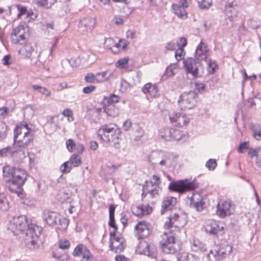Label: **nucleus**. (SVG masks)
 Returning a JSON list of instances; mask_svg holds the SVG:
<instances>
[{"label":"nucleus","mask_w":261,"mask_h":261,"mask_svg":"<svg viewBox=\"0 0 261 261\" xmlns=\"http://www.w3.org/2000/svg\"><path fill=\"white\" fill-rule=\"evenodd\" d=\"M136 251L138 254L147 255L152 258L156 257V249L145 241H142L139 243Z\"/></svg>","instance_id":"nucleus-14"},{"label":"nucleus","mask_w":261,"mask_h":261,"mask_svg":"<svg viewBox=\"0 0 261 261\" xmlns=\"http://www.w3.org/2000/svg\"><path fill=\"white\" fill-rule=\"evenodd\" d=\"M226 254V252L224 248L216 247L210 251L207 257L211 261H219L222 259Z\"/></svg>","instance_id":"nucleus-23"},{"label":"nucleus","mask_w":261,"mask_h":261,"mask_svg":"<svg viewBox=\"0 0 261 261\" xmlns=\"http://www.w3.org/2000/svg\"><path fill=\"white\" fill-rule=\"evenodd\" d=\"M249 148V142L245 141L240 143L238 150L240 153H242L244 152L245 149L248 150Z\"/></svg>","instance_id":"nucleus-55"},{"label":"nucleus","mask_w":261,"mask_h":261,"mask_svg":"<svg viewBox=\"0 0 261 261\" xmlns=\"http://www.w3.org/2000/svg\"><path fill=\"white\" fill-rule=\"evenodd\" d=\"M207 62L208 65L207 70L208 72L211 74L214 73L215 69L217 67L216 62L211 59L208 60Z\"/></svg>","instance_id":"nucleus-52"},{"label":"nucleus","mask_w":261,"mask_h":261,"mask_svg":"<svg viewBox=\"0 0 261 261\" xmlns=\"http://www.w3.org/2000/svg\"><path fill=\"white\" fill-rule=\"evenodd\" d=\"M23 45V46L18 50V54L23 58H30L34 49L32 45L27 42Z\"/></svg>","instance_id":"nucleus-29"},{"label":"nucleus","mask_w":261,"mask_h":261,"mask_svg":"<svg viewBox=\"0 0 261 261\" xmlns=\"http://www.w3.org/2000/svg\"><path fill=\"white\" fill-rule=\"evenodd\" d=\"M189 199L190 201V205L191 207H194L198 211H201L203 210L204 202L200 194L194 193L189 197Z\"/></svg>","instance_id":"nucleus-20"},{"label":"nucleus","mask_w":261,"mask_h":261,"mask_svg":"<svg viewBox=\"0 0 261 261\" xmlns=\"http://www.w3.org/2000/svg\"><path fill=\"white\" fill-rule=\"evenodd\" d=\"M42 218L48 225L54 226L57 224L58 220L60 219V215L55 212L45 210L42 212Z\"/></svg>","instance_id":"nucleus-17"},{"label":"nucleus","mask_w":261,"mask_h":261,"mask_svg":"<svg viewBox=\"0 0 261 261\" xmlns=\"http://www.w3.org/2000/svg\"><path fill=\"white\" fill-rule=\"evenodd\" d=\"M126 46V41L124 39H120L118 43L116 44V47L121 49H124Z\"/></svg>","instance_id":"nucleus-64"},{"label":"nucleus","mask_w":261,"mask_h":261,"mask_svg":"<svg viewBox=\"0 0 261 261\" xmlns=\"http://www.w3.org/2000/svg\"><path fill=\"white\" fill-rule=\"evenodd\" d=\"M96 89L95 86L90 85L89 86L85 87L83 88V91L85 94H90Z\"/></svg>","instance_id":"nucleus-61"},{"label":"nucleus","mask_w":261,"mask_h":261,"mask_svg":"<svg viewBox=\"0 0 261 261\" xmlns=\"http://www.w3.org/2000/svg\"><path fill=\"white\" fill-rule=\"evenodd\" d=\"M128 62V58L125 57L124 58L119 59L116 63V66L118 68H120L121 69L125 67V65H126Z\"/></svg>","instance_id":"nucleus-53"},{"label":"nucleus","mask_w":261,"mask_h":261,"mask_svg":"<svg viewBox=\"0 0 261 261\" xmlns=\"http://www.w3.org/2000/svg\"><path fill=\"white\" fill-rule=\"evenodd\" d=\"M124 248V246L123 244V242L122 240L120 239L119 245H118V247H116L115 249L114 250V251L115 253H120L122 252Z\"/></svg>","instance_id":"nucleus-62"},{"label":"nucleus","mask_w":261,"mask_h":261,"mask_svg":"<svg viewBox=\"0 0 261 261\" xmlns=\"http://www.w3.org/2000/svg\"><path fill=\"white\" fill-rule=\"evenodd\" d=\"M72 165L69 161L64 163L60 167L61 172L63 173L69 172L71 169Z\"/></svg>","instance_id":"nucleus-48"},{"label":"nucleus","mask_w":261,"mask_h":261,"mask_svg":"<svg viewBox=\"0 0 261 261\" xmlns=\"http://www.w3.org/2000/svg\"><path fill=\"white\" fill-rule=\"evenodd\" d=\"M198 6L200 9H208L213 5L212 0H199L198 1Z\"/></svg>","instance_id":"nucleus-43"},{"label":"nucleus","mask_w":261,"mask_h":261,"mask_svg":"<svg viewBox=\"0 0 261 261\" xmlns=\"http://www.w3.org/2000/svg\"><path fill=\"white\" fill-rule=\"evenodd\" d=\"M168 189L170 191L182 194L194 190L195 187L192 182H189L188 180H180L170 182Z\"/></svg>","instance_id":"nucleus-7"},{"label":"nucleus","mask_w":261,"mask_h":261,"mask_svg":"<svg viewBox=\"0 0 261 261\" xmlns=\"http://www.w3.org/2000/svg\"><path fill=\"white\" fill-rule=\"evenodd\" d=\"M196 97L197 94L194 91L184 92L178 100L179 107L182 110L192 109L196 106Z\"/></svg>","instance_id":"nucleus-5"},{"label":"nucleus","mask_w":261,"mask_h":261,"mask_svg":"<svg viewBox=\"0 0 261 261\" xmlns=\"http://www.w3.org/2000/svg\"><path fill=\"white\" fill-rule=\"evenodd\" d=\"M58 228L61 229H66L68 225V221L67 219L60 215V219H58L57 224Z\"/></svg>","instance_id":"nucleus-45"},{"label":"nucleus","mask_w":261,"mask_h":261,"mask_svg":"<svg viewBox=\"0 0 261 261\" xmlns=\"http://www.w3.org/2000/svg\"><path fill=\"white\" fill-rule=\"evenodd\" d=\"M132 213L136 216L142 217L148 215L152 212V208L148 204L133 205L131 207Z\"/></svg>","instance_id":"nucleus-19"},{"label":"nucleus","mask_w":261,"mask_h":261,"mask_svg":"<svg viewBox=\"0 0 261 261\" xmlns=\"http://www.w3.org/2000/svg\"><path fill=\"white\" fill-rule=\"evenodd\" d=\"M23 148H19L18 149L11 151L12 156L17 161L21 162L25 158V151Z\"/></svg>","instance_id":"nucleus-34"},{"label":"nucleus","mask_w":261,"mask_h":261,"mask_svg":"<svg viewBox=\"0 0 261 261\" xmlns=\"http://www.w3.org/2000/svg\"><path fill=\"white\" fill-rule=\"evenodd\" d=\"M16 8L18 11L17 18H20L21 16H24L25 18H29L33 14L32 12H30L28 10L27 7L21 5H17Z\"/></svg>","instance_id":"nucleus-32"},{"label":"nucleus","mask_w":261,"mask_h":261,"mask_svg":"<svg viewBox=\"0 0 261 261\" xmlns=\"http://www.w3.org/2000/svg\"><path fill=\"white\" fill-rule=\"evenodd\" d=\"M32 223L29 224L25 216H20L14 217L10 221V229L14 232H21L23 230L27 231L28 226Z\"/></svg>","instance_id":"nucleus-8"},{"label":"nucleus","mask_w":261,"mask_h":261,"mask_svg":"<svg viewBox=\"0 0 261 261\" xmlns=\"http://www.w3.org/2000/svg\"><path fill=\"white\" fill-rule=\"evenodd\" d=\"M217 165V162L216 160L214 159H210L208 160L205 166L210 170H214Z\"/></svg>","instance_id":"nucleus-54"},{"label":"nucleus","mask_w":261,"mask_h":261,"mask_svg":"<svg viewBox=\"0 0 261 261\" xmlns=\"http://www.w3.org/2000/svg\"><path fill=\"white\" fill-rule=\"evenodd\" d=\"M33 135L27 124L17 126L14 129V148H25L33 141Z\"/></svg>","instance_id":"nucleus-2"},{"label":"nucleus","mask_w":261,"mask_h":261,"mask_svg":"<svg viewBox=\"0 0 261 261\" xmlns=\"http://www.w3.org/2000/svg\"><path fill=\"white\" fill-rule=\"evenodd\" d=\"M207 47L206 45L201 41L197 47L195 57L197 61L201 62L202 60H206L207 57Z\"/></svg>","instance_id":"nucleus-24"},{"label":"nucleus","mask_w":261,"mask_h":261,"mask_svg":"<svg viewBox=\"0 0 261 261\" xmlns=\"http://www.w3.org/2000/svg\"><path fill=\"white\" fill-rule=\"evenodd\" d=\"M22 185H18L17 183L13 182V180L10 179L7 183V187H8L9 190L13 193L16 194L19 196V195L21 193V186Z\"/></svg>","instance_id":"nucleus-30"},{"label":"nucleus","mask_w":261,"mask_h":261,"mask_svg":"<svg viewBox=\"0 0 261 261\" xmlns=\"http://www.w3.org/2000/svg\"><path fill=\"white\" fill-rule=\"evenodd\" d=\"M177 258L178 261H193L194 260V256L187 252L179 253Z\"/></svg>","instance_id":"nucleus-42"},{"label":"nucleus","mask_w":261,"mask_h":261,"mask_svg":"<svg viewBox=\"0 0 261 261\" xmlns=\"http://www.w3.org/2000/svg\"><path fill=\"white\" fill-rule=\"evenodd\" d=\"M148 161L155 167H169L172 164V158L169 152L153 151L149 155Z\"/></svg>","instance_id":"nucleus-4"},{"label":"nucleus","mask_w":261,"mask_h":261,"mask_svg":"<svg viewBox=\"0 0 261 261\" xmlns=\"http://www.w3.org/2000/svg\"><path fill=\"white\" fill-rule=\"evenodd\" d=\"M9 208V202L6 196L3 194H0V210L3 211Z\"/></svg>","instance_id":"nucleus-38"},{"label":"nucleus","mask_w":261,"mask_h":261,"mask_svg":"<svg viewBox=\"0 0 261 261\" xmlns=\"http://www.w3.org/2000/svg\"><path fill=\"white\" fill-rule=\"evenodd\" d=\"M34 114V110L31 106H28L24 109V116L28 119L32 118Z\"/></svg>","instance_id":"nucleus-49"},{"label":"nucleus","mask_w":261,"mask_h":261,"mask_svg":"<svg viewBox=\"0 0 261 261\" xmlns=\"http://www.w3.org/2000/svg\"><path fill=\"white\" fill-rule=\"evenodd\" d=\"M28 34L23 25H19L14 29L11 34V40L14 44L23 45L27 42Z\"/></svg>","instance_id":"nucleus-10"},{"label":"nucleus","mask_w":261,"mask_h":261,"mask_svg":"<svg viewBox=\"0 0 261 261\" xmlns=\"http://www.w3.org/2000/svg\"><path fill=\"white\" fill-rule=\"evenodd\" d=\"M121 135V133H118L117 135H115V136H114L113 138H112L111 143H114V145L115 146V147L118 148L119 145V137Z\"/></svg>","instance_id":"nucleus-60"},{"label":"nucleus","mask_w":261,"mask_h":261,"mask_svg":"<svg viewBox=\"0 0 261 261\" xmlns=\"http://www.w3.org/2000/svg\"><path fill=\"white\" fill-rule=\"evenodd\" d=\"M66 144L67 149L70 152H72L73 149L74 148H75L76 146V144L73 141V140L71 139H69L67 140Z\"/></svg>","instance_id":"nucleus-56"},{"label":"nucleus","mask_w":261,"mask_h":261,"mask_svg":"<svg viewBox=\"0 0 261 261\" xmlns=\"http://www.w3.org/2000/svg\"><path fill=\"white\" fill-rule=\"evenodd\" d=\"M71 196V193L69 191H68L67 192L65 191H61L58 194L57 198L61 202H69Z\"/></svg>","instance_id":"nucleus-36"},{"label":"nucleus","mask_w":261,"mask_h":261,"mask_svg":"<svg viewBox=\"0 0 261 261\" xmlns=\"http://www.w3.org/2000/svg\"><path fill=\"white\" fill-rule=\"evenodd\" d=\"M184 55V49L180 48L176 51L175 53V57L177 61H180L183 59Z\"/></svg>","instance_id":"nucleus-58"},{"label":"nucleus","mask_w":261,"mask_h":261,"mask_svg":"<svg viewBox=\"0 0 261 261\" xmlns=\"http://www.w3.org/2000/svg\"><path fill=\"white\" fill-rule=\"evenodd\" d=\"M248 154L250 156L251 158L254 157L256 158L261 154V147H258L254 149L250 148L247 151Z\"/></svg>","instance_id":"nucleus-46"},{"label":"nucleus","mask_w":261,"mask_h":261,"mask_svg":"<svg viewBox=\"0 0 261 261\" xmlns=\"http://www.w3.org/2000/svg\"><path fill=\"white\" fill-rule=\"evenodd\" d=\"M4 176H11V180L18 185H23L27 179L26 172L20 168H14L10 169L4 167L3 169Z\"/></svg>","instance_id":"nucleus-6"},{"label":"nucleus","mask_w":261,"mask_h":261,"mask_svg":"<svg viewBox=\"0 0 261 261\" xmlns=\"http://www.w3.org/2000/svg\"><path fill=\"white\" fill-rule=\"evenodd\" d=\"M70 164L74 167H77L81 164V158L77 154H73L70 159Z\"/></svg>","instance_id":"nucleus-44"},{"label":"nucleus","mask_w":261,"mask_h":261,"mask_svg":"<svg viewBox=\"0 0 261 261\" xmlns=\"http://www.w3.org/2000/svg\"><path fill=\"white\" fill-rule=\"evenodd\" d=\"M95 23V19L88 17L83 18L79 24V28L81 32H86L91 30Z\"/></svg>","instance_id":"nucleus-25"},{"label":"nucleus","mask_w":261,"mask_h":261,"mask_svg":"<svg viewBox=\"0 0 261 261\" xmlns=\"http://www.w3.org/2000/svg\"><path fill=\"white\" fill-rule=\"evenodd\" d=\"M85 81L89 83H97L96 74L94 75L93 73L90 72L86 74L85 76Z\"/></svg>","instance_id":"nucleus-47"},{"label":"nucleus","mask_w":261,"mask_h":261,"mask_svg":"<svg viewBox=\"0 0 261 261\" xmlns=\"http://www.w3.org/2000/svg\"><path fill=\"white\" fill-rule=\"evenodd\" d=\"M225 12L226 15L230 21H232L233 18L237 15L236 8L230 6L229 4L226 6Z\"/></svg>","instance_id":"nucleus-35"},{"label":"nucleus","mask_w":261,"mask_h":261,"mask_svg":"<svg viewBox=\"0 0 261 261\" xmlns=\"http://www.w3.org/2000/svg\"><path fill=\"white\" fill-rule=\"evenodd\" d=\"M171 141L175 140L179 141L181 139L183 134L182 133L179 129H176L174 128H171Z\"/></svg>","instance_id":"nucleus-39"},{"label":"nucleus","mask_w":261,"mask_h":261,"mask_svg":"<svg viewBox=\"0 0 261 261\" xmlns=\"http://www.w3.org/2000/svg\"><path fill=\"white\" fill-rule=\"evenodd\" d=\"M42 228L35 224L28 226L25 232V245L31 250L38 249L39 247V240Z\"/></svg>","instance_id":"nucleus-3"},{"label":"nucleus","mask_w":261,"mask_h":261,"mask_svg":"<svg viewBox=\"0 0 261 261\" xmlns=\"http://www.w3.org/2000/svg\"><path fill=\"white\" fill-rule=\"evenodd\" d=\"M105 111L108 115L115 117L118 115L119 110L118 108H116L114 105H109L105 108Z\"/></svg>","instance_id":"nucleus-33"},{"label":"nucleus","mask_w":261,"mask_h":261,"mask_svg":"<svg viewBox=\"0 0 261 261\" xmlns=\"http://www.w3.org/2000/svg\"><path fill=\"white\" fill-rule=\"evenodd\" d=\"M70 244L67 240H61L59 244V246L61 249H66L70 247Z\"/></svg>","instance_id":"nucleus-57"},{"label":"nucleus","mask_w":261,"mask_h":261,"mask_svg":"<svg viewBox=\"0 0 261 261\" xmlns=\"http://www.w3.org/2000/svg\"><path fill=\"white\" fill-rule=\"evenodd\" d=\"M191 248L196 252H203L206 250L205 244L196 238H193L191 241Z\"/></svg>","instance_id":"nucleus-27"},{"label":"nucleus","mask_w":261,"mask_h":261,"mask_svg":"<svg viewBox=\"0 0 261 261\" xmlns=\"http://www.w3.org/2000/svg\"><path fill=\"white\" fill-rule=\"evenodd\" d=\"M162 189L159 186L153 185L152 181H146V185L143 187V194L146 192L150 195L151 197H154Z\"/></svg>","instance_id":"nucleus-26"},{"label":"nucleus","mask_w":261,"mask_h":261,"mask_svg":"<svg viewBox=\"0 0 261 261\" xmlns=\"http://www.w3.org/2000/svg\"><path fill=\"white\" fill-rule=\"evenodd\" d=\"M159 136L166 141H171V131L170 128L163 127L159 130Z\"/></svg>","instance_id":"nucleus-37"},{"label":"nucleus","mask_w":261,"mask_h":261,"mask_svg":"<svg viewBox=\"0 0 261 261\" xmlns=\"http://www.w3.org/2000/svg\"><path fill=\"white\" fill-rule=\"evenodd\" d=\"M223 228L218 222L213 220H207L204 226L206 232L213 235L221 234Z\"/></svg>","instance_id":"nucleus-18"},{"label":"nucleus","mask_w":261,"mask_h":261,"mask_svg":"<svg viewBox=\"0 0 261 261\" xmlns=\"http://www.w3.org/2000/svg\"><path fill=\"white\" fill-rule=\"evenodd\" d=\"M177 199L172 196L164 198L161 204V213L164 214L165 212L171 210L175 205Z\"/></svg>","instance_id":"nucleus-22"},{"label":"nucleus","mask_w":261,"mask_h":261,"mask_svg":"<svg viewBox=\"0 0 261 261\" xmlns=\"http://www.w3.org/2000/svg\"><path fill=\"white\" fill-rule=\"evenodd\" d=\"M184 67L187 73L192 74L193 77H197L199 75V68L201 66V62L195 59L188 58L183 61Z\"/></svg>","instance_id":"nucleus-11"},{"label":"nucleus","mask_w":261,"mask_h":261,"mask_svg":"<svg viewBox=\"0 0 261 261\" xmlns=\"http://www.w3.org/2000/svg\"><path fill=\"white\" fill-rule=\"evenodd\" d=\"M151 232L150 224L145 221H139L135 226V234L138 239L148 237Z\"/></svg>","instance_id":"nucleus-12"},{"label":"nucleus","mask_w":261,"mask_h":261,"mask_svg":"<svg viewBox=\"0 0 261 261\" xmlns=\"http://www.w3.org/2000/svg\"><path fill=\"white\" fill-rule=\"evenodd\" d=\"M120 239H115L114 238L113 240L111 241V243L110 245V248L111 250L113 251L115 249L116 247H118V245H119Z\"/></svg>","instance_id":"nucleus-63"},{"label":"nucleus","mask_w":261,"mask_h":261,"mask_svg":"<svg viewBox=\"0 0 261 261\" xmlns=\"http://www.w3.org/2000/svg\"><path fill=\"white\" fill-rule=\"evenodd\" d=\"M62 114L65 117L68 118V121L69 122H72L74 120L73 114L72 111L70 109H65L62 113Z\"/></svg>","instance_id":"nucleus-50"},{"label":"nucleus","mask_w":261,"mask_h":261,"mask_svg":"<svg viewBox=\"0 0 261 261\" xmlns=\"http://www.w3.org/2000/svg\"><path fill=\"white\" fill-rule=\"evenodd\" d=\"M35 1L39 6L48 9L50 8L57 2V0H35Z\"/></svg>","instance_id":"nucleus-41"},{"label":"nucleus","mask_w":261,"mask_h":261,"mask_svg":"<svg viewBox=\"0 0 261 261\" xmlns=\"http://www.w3.org/2000/svg\"><path fill=\"white\" fill-rule=\"evenodd\" d=\"M8 126L3 121H0V140L5 139L8 134Z\"/></svg>","instance_id":"nucleus-40"},{"label":"nucleus","mask_w":261,"mask_h":261,"mask_svg":"<svg viewBox=\"0 0 261 261\" xmlns=\"http://www.w3.org/2000/svg\"><path fill=\"white\" fill-rule=\"evenodd\" d=\"M74 256H82L83 261H88L92 257L90 251L83 245L76 246L73 252Z\"/></svg>","instance_id":"nucleus-21"},{"label":"nucleus","mask_w":261,"mask_h":261,"mask_svg":"<svg viewBox=\"0 0 261 261\" xmlns=\"http://www.w3.org/2000/svg\"><path fill=\"white\" fill-rule=\"evenodd\" d=\"M97 83H100L108 80L109 76H107L108 71H104L102 72H98L96 74Z\"/></svg>","instance_id":"nucleus-51"},{"label":"nucleus","mask_w":261,"mask_h":261,"mask_svg":"<svg viewBox=\"0 0 261 261\" xmlns=\"http://www.w3.org/2000/svg\"><path fill=\"white\" fill-rule=\"evenodd\" d=\"M234 212V206L230 201H224L217 205V214L221 218L230 215Z\"/></svg>","instance_id":"nucleus-16"},{"label":"nucleus","mask_w":261,"mask_h":261,"mask_svg":"<svg viewBox=\"0 0 261 261\" xmlns=\"http://www.w3.org/2000/svg\"><path fill=\"white\" fill-rule=\"evenodd\" d=\"M142 91L144 93L153 97H155L159 95L157 85L150 83L145 84L142 88Z\"/></svg>","instance_id":"nucleus-28"},{"label":"nucleus","mask_w":261,"mask_h":261,"mask_svg":"<svg viewBox=\"0 0 261 261\" xmlns=\"http://www.w3.org/2000/svg\"><path fill=\"white\" fill-rule=\"evenodd\" d=\"M120 98L117 95L115 94L111 95L108 99L109 105H114L115 103H117L119 101Z\"/></svg>","instance_id":"nucleus-59"},{"label":"nucleus","mask_w":261,"mask_h":261,"mask_svg":"<svg viewBox=\"0 0 261 261\" xmlns=\"http://www.w3.org/2000/svg\"><path fill=\"white\" fill-rule=\"evenodd\" d=\"M185 224V221L182 219V216H179L177 213L170 215L164 225L165 228L169 230L165 231L162 236L161 246L175 242V236L179 232L180 228L182 227Z\"/></svg>","instance_id":"nucleus-1"},{"label":"nucleus","mask_w":261,"mask_h":261,"mask_svg":"<svg viewBox=\"0 0 261 261\" xmlns=\"http://www.w3.org/2000/svg\"><path fill=\"white\" fill-rule=\"evenodd\" d=\"M169 118L172 124L179 127L186 126L190 122V118L182 113L173 112L170 114Z\"/></svg>","instance_id":"nucleus-15"},{"label":"nucleus","mask_w":261,"mask_h":261,"mask_svg":"<svg viewBox=\"0 0 261 261\" xmlns=\"http://www.w3.org/2000/svg\"><path fill=\"white\" fill-rule=\"evenodd\" d=\"M110 133H121V130L118 126L113 123L102 125L97 132L99 137L104 142H110Z\"/></svg>","instance_id":"nucleus-9"},{"label":"nucleus","mask_w":261,"mask_h":261,"mask_svg":"<svg viewBox=\"0 0 261 261\" xmlns=\"http://www.w3.org/2000/svg\"><path fill=\"white\" fill-rule=\"evenodd\" d=\"M161 247L163 251L167 254L174 253L178 250L179 248L175 241L168 244H167L165 245L162 246Z\"/></svg>","instance_id":"nucleus-31"},{"label":"nucleus","mask_w":261,"mask_h":261,"mask_svg":"<svg viewBox=\"0 0 261 261\" xmlns=\"http://www.w3.org/2000/svg\"><path fill=\"white\" fill-rule=\"evenodd\" d=\"M175 3L172 4L173 11L178 17L185 19L188 17V13L185 10L189 6L187 0H175Z\"/></svg>","instance_id":"nucleus-13"}]
</instances>
